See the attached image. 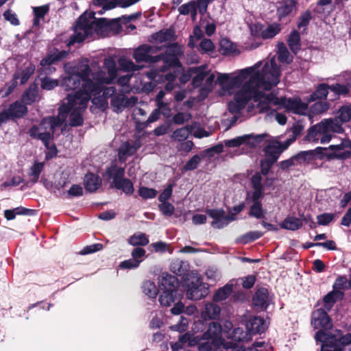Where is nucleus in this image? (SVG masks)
<instances>
[{"mask_svg": "<svg viewBox=\"0 0 351 351\" xmlns=\"http://www.w3.org/2000/svg\"><path fill=\"white\" fill-rule=\"evenodd\" d=\"M142 289L143 292L150 298H155L158 293L156 285L149 280L143 282Z\"/></svg>", "mask_w": 351, "mask_h": 351, "instance_id": "obj_50", "label": "nucleus"}, {"mask_svg": "<svg viewBox=\"0 0 351 351\" xmlns=\"http://www.w3.org/2000/svg\"><path fill=\"white\" fill-rule=\"evenodd\" d=\"M201 162V158L198 154L193 156L183 166L182 171H193L197 168L199 164Z\"/></svg>", "mask_w": 351, "mask_h": 351, "instance_id": "obj_58", "label": "nucleus"}, {"mask_svg": "<svg viewBox=\"0 0 351 351\" xmlns=\"http://www.w3.org/2000/svg\"><path fill=\"white\" fill-rule=\"evenodd\" d=\"M170 269L176 276H180L183 281L189 280L190 267L187 261L176 260L171 263Z\"/></svg>", "mask_w": 351, "mask_h": 351, "instance_id": "obj_16", "label": "nucleus"}, {"mask_svg": "<svg viewBox=\"0 0 351 351\" xmlns=\"http://www.w3.org/2000/svg\"><path fill=\"white\" fill-rule=\"evenodd\" d=\"M249 84H244L234 95L233 100L228 102V108L231 114H239L251 100Z\"/></svg>", "mask_w": 351, "mask_h": 351, "instance_id": "obj_4", "label": "nucleus"}, {"mask_svg": "<svg viewBox=\"0 0 351 351\" xmlns=\"http://www.w3.org/2000/svg\"><path fill=\"white\" fill-rule=\"evenodd\" d=\"M45 166V162H35L34 165L32 166L30 170V173L29 176L32 177V182L33 183H36L39 179V176L43 170Z\"/></svg>", "mask_w": 351, "mask_h": 351, "instance_id": "obj_52", "label": "nucleus"}, {"mask_svg": "<svg viewBox=\"0 0 351 351\" xmlns=\"http://www.w3.org/2000/svg\"><path fill=\"white\" fill-rule=\"evenodd\" d=\"M192 131L193 127L190 125H186L184 127L176 129L171 135V138L173 141L182 142L186 140Z\"/></svg>", "mask_w": 351, "mask_h": 351, "instance_id": "obj_38", "label": "nucleus"}, {"mask_svg": "<svg viewBox=\"0 0 351 351\" xmlns=\"http://www.w3.org/2000/svg\"><path fill=\"white\" fill-rule=\"evenodd\" d=\"M195 3V1H191L187 3H184L178 8V11L180 14L187 15L189 13L191 14V17L195 19L197 16V7Z\"/></svg>", "mask_w": 351, "mask_h": 351, "instance_id": "obj_45", "label": "nucleus"}, {"mask_svg": "<svg viewBox=\"0 0 351 351\" xmlns=\"http://www.w3.org/2000/svg\"><path fill=\"white\" fill-rule=\"evenodd\" d=\"M157 62L162 61V64L160 66V71L164 73L170 68H182V64L176 54L159 53L157 57Z\"/></svg>", "mask_w": 351, "mask_h": 351, "instance_id": "obj_12", "label": "nucleus"}, {"mask_svg": "<svg viewBox=\"0 0 351 351\" xmlns=\"http://www.w3.org/2000/svg\"><path fill=\"white\" fill-rule=\"evenodd\" d=\"M124 175L125 168L113 163L106 167L104 176L108 180L113 179L112 186L121 190L126 195H130L134 193V185L129 178H124Z\"/></svg>", "mask_w": 351, "mask_h": 351, "instance_id": "obj_3", "label": "nucleus"}, {"mask_svg": "<svg viewBox=\"0 0 351 351\" xmlns=\"http://www.w3.org/2000/svg\"><path fill=\"white\" fill-rule=\"evenodd\" d=\"M233 285L226 284L222 287L219 288L213 296V300L215 302H219L227 299L232 292Z\"/></svg>", "mask_w": 351, "mask_h": 351, "instance_id": "obj_37", "label": "nucleus"}, {"mask_svg": "<svg viewBox=\"0 0 351 351\" xmlns=\"http://www.w3.org/2000/svg\"><path fill=\"white\" fill-rule=\"evenodd\" d=\"M245 84H249L251 99L253 98L254 102H258V104L261 101L265 99V94L259 90V88L263 86L262 84L256 82V80H253L251 77Z\"/></svg>", "mask_w": 351, "mask_h": 351, "instance_id": "obj_31", "label": "nucleus"}, {"mask_svg": "<svg viewBox=\"0 0 351 351\" xmlns=\"http://www.w3.org/2000/svg\"><path fill=\"white\" fill-rule=\"evenodd\" d=\"M147 76L148 78L156 82H174L175 80L177 77V75L176 72H169L165 74L160 73L157 71H151L147 73Z\"/></svg>", "mask_w": 351, "mask_h": 351, "instance_id": "obj_30", "label": "nucleus"}, {"mask_svg": "<svg viewBox=\"0 0 351 351\" xmlns=\"http://www.w3.org/2000/svg\"><path fill=\"white\" fill-rule=\"evenodd\" d=\"M288 46L293 53L296 55L301 49V37L300 32L293 29L287 39Z\"/></svg>", "mask_w": 351, "mask_h": 351, "instance_id": "obj_32", "label": "nucleus"}, {"mask_svg": "<svg viewBox=\"0 0 351 351\" xmlns=\"http://www.w3.org/2000/svg\"><path fill=\"white\" fill-rule=\"evenodd\" d=\"M264 152L266 156L265 158H269L274 163L277 162L280 154L282 152L276 142L268 144L264 148Z\"/></svg>", "mask_w": 351, "mask_h": 351, "instance_id": "obj_35", "label": "nucleus"}, {"mask_svg": "<svg viewBox=\"0 0 351 351\" xmlns=\"http://www.w3.org/2000/svg\"><path fill=\"white\" fill-rule=\"evenodd\" d=\"M53 138L54 135L53 134V132H51L49 134H45V136H43L41 138V141L47 149V151L45 152V159L47 161L56 158L59 152L56 144L54 143H51Z\"/></svg>", "mask_w": 351, "mask_h": 351, "instance_id": "obj_20", "label": "nucleus"}, {"mask_svg": "<svg viewBox=\"0 0 351 351\" xmlns=\"http://www.w3.org/2000/svg\"><path fill=\"white\" fill-rule=\"evenodd\" d=\"M69 124L71 127H78L84 124V119L78 109H74L70 114Z\"/></svg>", "mask_w": 351, "mask_h": 351, "instance_id": "obj_53", "label": "nucleus"}, {"mask_svg": "<svg viewBox=\"0 0 351 351\" xmlns=\"http://www.w3.org/2000/svg\"><path fill=\"white\" fill-rule=\"evenodd\" d=\"M272 300L269 295L268 289L266 287L258 288L252 296V304L254 308L258 311H267Z\"/></svg>", "mask_w": 351, "mask_h": 351, "instance_id": "obj_7", "label": "nucleus"}, {"mask_svg": "<svg viewBox=\"0 0 351 351\" xmlns=\"http://www.w3.org/2000/svg\"><path fill=\"white\" fill-rule=\"evenodd\" d=\"M230 338L237 342L247 341L249 340L247 332L239 327L233 329Z\"/></svg>", "mask_w": 351, "mask_h": 351, "instance_id": "obj_54", "label": "nucleus"}, {"mask_svg": "<svg viewBox=\"0 0 351 351\" xmlns=\"http://www.w3.org/2000/svg\"><path fill=\"white\" fill-rule=\"evenodd\" d=\"M92 70L88 64H86L82 69L76 73L66 77L63 81V84L66 90H75L77 88H101V83L99 77L95 78V82L90 79Z\"/></svg>", "mask_w": 351, "mask_h": 351, "instance_id": "obj_1", "label": "nucleus"}, {"mask_svg": "<svg viewBox=\"0 0 351 351\" xmlns=\"http://www.w3.org/2000/svg\"><path fill=\"white\" fill-rule=\"evenodd\" d=\"M161 47L156 45L143 44L134 49L133 58L137 63H156L158 53Z\"/></svg>", "mask_w": 351, "mask_h": 351, "instance_id": "obj_5", "label": "nucleus"}, {"mask_svg": "<svg viewBox=\"0 0 351 351\" xmlns=\"http://www.w3.org/2000/svg\"><path fill=\"white\" fill-rule=\"evenodd\" d=\"M329 90V84L326 83L319 84L315 90L310 95L308 101L326 99Z\"/></svg>", "mask_w": 351, "mask_h": 351, "instance_id": "obj_27", "label": "nucleus"}, {"mask_svg": "<svg viewBox=\"0 0 351 351\" xmlns=\"http://www.w3.org/2000/svg\"><path fill=\"white\" fill-rule=\"evenodd\" d=\"M129 243L133 246H145L149 243V239L145 233L134 234L130 237Z\"/></svg>", "mask_w": 351, "mask_h": 351, "instance_id": "obj_49", "label": "nucleus"}, {"mask_svg": "<svg viewBox=\"0 0 351 351\" xmlns=\"http://www.w3.org/2000/svg\"><path fill=\"white\" fill-rule=\"evenodd\" d=\"M206 69V65L190 68V71L192 73H195V75L192 78L191 82V84L193 87L197 88L202 85L204 78L208 74V72L205 71Z\"/></svg>", "mask_w": 351, "mask_h": 351, "instance_id": "obj_29", "label": "nucleus"}, {"mask_svg": "<svg viewBox=\"0 0 351 351\" xmlns=\"http://www.w3.org/2000/svg\"><path fill=\"white\" fill-rule=\"evenodd\" d=\"M328 330H319L315 335L316 341H320L326 347L330 348L339 346L338 338L331 332H328Z\"/></svg>", "mask_w": 351, "mask_h": 351, "instance_id": "obj_17", "label": "nucleus"}, {"mask_svg": "<svg viewBox=\"0 0 351 351\" xmlns=\"http://www.w3.org/2000/svg\"><path fill=\"white\" fill-rule=\"evenodd\" d=\"M67 104H62L58 108V115L61 117L63 120H65L67 114L75 107L73 102L67 100Z\"/></svg>", "mask_w": 351, "mask_h": 351, "instance_id": "obj_63", "label": "nucleus"}, {"mask_svg": "<svg viewBox=\"0 0 351 351\" xmlns=\"http://www.w3.org/2000/svg\"><path fill=\"white\" fill-rule=\"evenodd\" d=\"M208 294V287L199 279L192 281L187 285L186 297L191 300H199Z\"/></svg>", "mask_w": 351, "mask_h": 351, "instance_id": "obj_8", "label": "nucleus"}, {"mask_svg": "<svg viewBox=\"0 0 351 351\" xmlns=\"http://www.w3.org/2000/svg\"><path fill=\"white\" fill-rule=\"evenodd\" d=\"M296 0H282L279 3L276 9V16L278 21H282L297 9Z\"/></svg>", "mask_w": 351, "mask_h": 351, "instance_id": "obj_14", "label": "nucleus"}, {"mask_svg": "<svg viewBox=\"0 0 351 351\" xmlns=\"http://www.w3.org/2000/svg\"><path fill=\"white\" fill-rule=\"evenodd\" d=\"M101 88L93 90V88H78L75 93L73 94H68L66 99L73 102L75 107L77 106L75 109L85 110L91 98V95L98 96L101 93Z\"/></svg>", "mask_w": 351, "mask_h": 351, "instance_id": "obj_6", "label": "nucleus"}, {"mask_svg": "<svg viewBox=\"0 0 351 351\" xmlns=\"http://www.w3.org/2000/svg\"><path fill=\"white\" fill-rule=\"evenodd\" d=\"M283 103L282 107L297 114H304L308 110V104L302 102L300 97H285Z\"/></svg>", "mask_w": 351, "mask_h": 351, "instance_id": "obj_13", "label": "nucleus"}, {"mask_svg": "<svg viewBox=\"0 0 351 351\" xmlns=\"http://www.w3.org/2000/svg\"><path fill=\"white\" fill-rule=\"evenodd\" d=\"M38 96V87L36 82L32 83L25 90L21 97V102L26 106L34 104Z\"/></svg>", "mask_w": 351, "mask_h": 351, "instance_id": "obj_25", "label": "nucleus"}, {"mask_svg": "<svg viewBox=\"0 0 351 351\" xmlns=\"http://www.w3.org/2000/svg\"><path fill=\"white\" fill-rule=\"evenodd\" d=\"M220 313L221 308L218 304L208 302L205 305V311L203 313L205 319H217L219 317Z\"/></svg>", "mask_w": 351, "mask_h": 351, "instance_id": "obj_39", "label": "nucleus"}, {"mask_svg": "<svg viewBox=\"0 0 351 351\" xmlns=\"http://www.w3.org/2000/svg\"><path fill=\"white\" fill-rule=\"evenodd\" d=\"M204 36V34L201 28L198 25H195L193 30V35L190 36L188 45L191 48L195 47V39L196 41L199 40Z\"/></svg>", "mask_w": 351, "mask_h": 351, "instance_id": "obj_62", "label": "nucleus"}, {"mask_svg": "<svg viewBox=\"0 0 351 351\" xmlns=\"http://www.w3.org/2000/svg\"><path fill=\"white\" fill-rule=\"evenodd\" d=\"M6 110L12 120L21 119L28 113L27 107L19 101L10 104Z\"/></svg>", "mask_w": 351, "mask_h": 351, "instance_id": "obj_18", "label": "nucleus"}, {"mask_svg": "<svg viewBox=\"0 0 351 351\" xmlns=\"http://www.w3.org/2000/svg\"><path fill=\"white\" fill-rule=\"evenodd\" d=\"M343 293L341 291L332 290L328 292L324 298L323 302H324V307L328 311H330L334 304L337 301L338 296L342 297Z\"/></svg>", "mask_w": 351, "mask_h": 351, "instance_id": "obj_41", "label": "nucleus"}, {"mask_svg": "<svg viewBox=\"0 0 351 351\" xmlns=\"http://www.w3.org/2000/svg\"><path fill=\"white\" fill-rule=\"evenodd\" d=\"M160 287L162 291L172 290L173 291H178L180 282L176 276L162 273L160 280Z\"/></svg>", "mask_w": 351, "mask_h": 351, "instance_id": "obj_19", "label": "nucleus"}, {"mask_svg": "<svg viewBox=\"0 0 351 351\" xmlns=\"http://www.w3.org/2000/svg\"><path fill=\"white\" fill-rule=\"evenodd\" d=\"M302 226V221L300 218L294 217H288L285 218L280 224L282 229L295 231L299 230Z\"/></svg>", "mask_w": 351, "mask_h": 351, "instance_id": "obj_36", "label": "nucleus"}, {"mask_svg": "<svg viewBox=\"0 0 351 351\" xmlns=\"http://www.w3.org/2000/svg\"><path fill=\"white\" fill-rule=\"evenodd\" d=\"M248 215L257 219H262L265 217V210L263 209L262 202H255L250 207Z\"/></svg>", "mask_w": 351, "mask_h": 351, "instance_id": "obj_44", "label": "nucleus"}, {"mask_svg": "<svg viewBox=\"0 0 351 351\" xmlns=\"http://www.w3.org/2000/svg\"><path fill=\"white\" fill-rule=\"evenodd\" d=\"M330 108V104L326 101H318L310 106L311 114L317 115L326 112Z\"/></svg>", "mask_w": 351, "mask_h": 351, "instance_id": "obj_47", "label": "nucleus"}, {"mask_svg": "<svg viewBox=\"0 0 351 351\" xmlns=\"http://www.w3.org/2000/svg\"><path fill=\"white\" fill-rule=\"evenodd\" d=\"M68 55V51H59L58 49L53 48V51L48 53L47 56L40 60V66H52V64L65 59Z\"/></svg>", "mask_w": 351, "mask_h": 351, "instance_id": "obj_15", "label": "nucleus"}, {"mask_svg": "<svg viewBox=\"0 0 351 351\" xmlns=\"http://www.w3.org/2000/svg\"><path fill=\"white\" fill-rule=\"evenodd\" d=\"M315 126L319 134L328 133L330 131L335 132L336 128H341L340 124L337 123V120H332V119H324L315 124Z\"/></svg>", "mask_w": 351, "mask_h": 351, "instance_id": "obj_26", "label": "nucleus"}, {"mask_svg": "<svg viewBox=\"0 0 351 351\" xmlns=\"http://www.w3.org/2000/svg\"><path fill=\"white\" fill-rule=\"evenodd\" d=\"M252 137H254L253 135L245 134L232 139L225 140L223 143L227 147H237L244 143H247V141Z\"/></svg>", "mask_w": 351, "mask_h": 351, "instance_id": "obj_46", "label": "nucleus"}, {"mask_svg": "<svg viewBox=\"0 0 351 351\" xmlns=\"http://www.w3.org/2000/svg\"><path fill=\"white\" fill-rule=\"evenodd\" d=\"M158 192L156 189L146 186H141L138 189V195L144 199L154 198Z\"/></svg>", "mask_w": 351, "mask_h": 351, "instance_id": "obj_61", "label": "nucleus"}, {"mask_svg": "<svg viewBox=\"0 0 351 351\" xmlns=\"http://www.w3.org/2000/svg\"><path fill=\"white\" fill-rule=\"evenodd\" d=\"M40 81V88L45 90H51L58 86V80L51 79L47 76L37 77Z\"/></svg>", "mask_w": 351, "mask_h": 351, "instance_id": "obj_51", "label": "nucleus"}, {"mask_svg": "<svg viewBox=\"0 0 351 351\" xmlns=\"http://www.w3.org/2000/svg\"><path fill=\"white\" fill-rule=\"evenodd\" d=\"M178 292L172 290L162 291L159 297L160 304L163 306H170L173 303H175L180 296Z\"/></svg>", "mask_w": 351, "mask_h": 351, "instance_id": "obj_33", "label": "nucleus"}, {"mask_svg": "<svg viewBox=\"0 0 351 351\" xmlns=\"http://www.w3.org/2000/svg\"><path fill=\"white\" fill-rule=\"evenodd\" d=\"M330 90L333 92L335 96L346 95L350 92V88L348 86L336 83L329 85Z\"/></svg>", "mask_w": 351, "mask_h": 351, "instance_id": "obj_59", "label": "nucleus"}, {"mask_svg": "<svg viewBox=\"0 0 351 351\" xmlns=\"http://www.w3.org/2000/svg\"><path fill=\"white\" fill-rule=\"evenodd\" d=\"M281 71L279 66L274 60L270 64L266 63L263 67L261 72L257 71L250 77L253 80L260 83L265 90H269L272 86H277L280 82Z\"/></svg>", "mask_w": 351, "mask_h": 351, "instance_id": "obj_2", "label": "nucleus"}, {"mask_svg": "<svg viewBox=\"0 0 351 351\" xmlns=\"http://www.w3.org/2000/svg\"><path fill=\"white\" fill-rule=\"evenodd\" d=\"M207 215H208L214 221L211 223V226L213 228H223L222 221L224 219L225 211L223 209H207L206 210Z\"/></svg>", "mask_w": 351, "mask_h": 351, "instance_id": "obj_34", "label": "nucleus"}, {"mask_svg": "<svg viewBox=\"0 0 351 351\" xmlns=\"http://www.w3.org/2000/svg\"><path fill=\"white\" fill-rule=\"evenodd\" d=\"M313 19L312 14L309 10L302 12L298 19L297 27L298 29L304 28L302 33L306 30Z\"/></svg>", "mask_w": 351, "mask_h": 351, "instance_id": "obj_48", "label": "nucleus"}, {"mask_svg": "<svg viewBox=\"0 0 351 351\" xmlns=\"http://www.w3.org/2000/svg\"><path fill=\"white\" fill-rule=\"evenodd\" d=\"M263 29L261 24H255L254 28L251 29V33L253 36H260L263 39H271L279 34L281 31L280 24L274 23L269 25L265 29Z\"/></svg>", "mask_w": 351, "mask_h": 351, "instance_id": "obj_11", "label": "nucleus"}, {"mask_svg": "<svg viewBox=\"0 0 351 351\" xmlns=\"http://www.w3.org/2000/svg\"><path fill=\"white\" fill-rule=\"evenodd\" d=\"M158 208L162 214L167 217H171L175 211L174 206L169 202H161Z\"/></svg>", "mask_w": 351, "mask_h": 351, "instance_id": "obj_64", "label": "nucleus"}, {"mask_svg": "<svg viewBox=\"0 0 351 351\" xmlns=\"http://www.w3.org/2000/svg\"><path fill=\"white\" fill-rule=\"evenodd\" d=\"M263 233L260 231H251L242 235L241 241L243 243L246 244L254 241L256 239L262 237Z\"/></svg>", "mask_w": 351, "mask_h": 351, "instance_id": "obj_60", "label": "nucleus"}, {"mask_svg": "<svg viewBox=\"0 0 351 351\" xmlns=\"http://www.w3.org/2000/svg\"><path fill=\"white\" fill-rule=\"evenodd\" d=\"M247 327L249 331L253 334H262L267 329L265 319L258 316L251 318L247 324Z\"/></svg>", "mask_w": 351, "mask_h": 351, "instance_id": "obj_24", "label": "nucleus"}, {"mask_svg": "<svg viewBox=\"0 0 351 351\" xmlns=\"http://www.w3.org/2000/svg\"><path fill=\"white\" fill-rule=\"evenodd\" d=\"M93 29V21L90 22V19L85 14L80 16L74 25L75 32L82 30L85 34H90Z\"/></svg>", "mask_w": 351, "mask_h": 351, "instance_id": "obj_28", "label": "nucleus"}, {"mask_svg": "<svg viewBox=\"0 0 351 351\" xmlns=\"http://www.w3.org/2000/svg\"><path fill=\"white\" fill-rule=\"evenodd\" d=\"M35 69V65L30 63L29 66L21 71L20 75H19L21 85L25 84L29 80L30 77L34 74Z\"/></svg>", "mask_w": 351, "mask_h": 351, "instance_id": "obj_56", "label": "nucleus"}, {"mask_svg": "<svg viewBox=\"0 0 351 351\" xmlns=\"http://www.w3.org/2000/svg\"><path fill=\"white\" fill-rule=\"evenodd\" d=\"M254 69L252 67H248L240 71L239 75L230 77L228 84L226 86L227 89H232L234 88H239L241 86L243 81L252 74Z\"/></svg>", "mask_w": 351, "mask_h": 351, "instance_id": "obj_23", "label": "nucleus"}, {"mask_svg": "<svg viewBox=\"0 0 351 351\" xmlns=\"http://www.w3.org/2000/svg\"><path fill=\"white\" fill-rule=\"evenodd\" d=\"M117 23V19L108 20L106 18H99L93 21V25H95L96 30H101L103 29H108L112 25Z\"/></svg>", "mask_w": 351, "mask_h": 351, "instance_id": "obj_55", "label": "nucleus"}, {"mask_svg": "<svg viewBox=\"0 0 351 351\" xmlns=\"http://www.w3.org/2000/svg\"><path fill=\"white\" fill-rule=\"evenodd\" d=\"M262 176L260 173L256 172L251 178L250 181L254 191L250 193H247L245 201L252 203L261 202V199L263 197V185L262 184Z\"/></svg>", "mask_w": 351, "mask_h": 351, "instance_id": "obj_10", "label": "nucleus"}, {"mask_svg": "<svg viewBox=\"0 0 351 351\" xmlns=\"http://www.w3.org/2000/svg\"><path fill=\"white\" fill-rule=\"evenodd\" d=\"M104 66L108 71V77L99 76L102 84H111L116 78L117 69L115 61L112 58H106L104 60Z\"/></svg>", "mask_w": 351, "mask_h": 351, "instance_id": "obj_21", "label": "nucleus"}, {"mask_svg": "<svg viewBox=\"0 0 351 351\" xmlns=\"http://www.w3.org/2000/svg\"><path fill=\"white\" fill-rule=\"evenodd\" d=\"M101 178L95 173L88 172L84 180V188L90 193L95 192L101 185Z\"/></svg>", "mask_w": 351, "mask_h": 351, "instance_id": "obj_22", "label": "nucleus"}, {"mask_svg": "<svg viewBox=\"0 0 351 351\" xmlns=\"http://www.w3.org/2000/svg\"><path fill=\"white\" fill-rule=\"evenodd\" d=\"M338 116L336 119L339 121V124L348 123L351 121V103L348 105L341 106L337 112Z\"/></svg>", "mask_w": 351, "mask_h": 351, "instance_id": "obj_43", "label": "nucleus"}, {"mask_svg": "<svg viewBox=\"0 0 351 351\" xmlns=\"http://www.w3.org/2000/svg\"><path fill=\"white\" fill-rule=\"evenodd\" d=\"M311 324L314 328L320 330H329L332 327V319L324 308H318L313 311L311 315Z\"/></svg>", "mask_w": 351, "mask_h": 351, "instance_id": "obj_9", "label": "nucleus"}, {"mask_svg": "<svg viewBox=\"0 0 351 351\" xmlns=\"http://www.w3.org/2000/svg\"><path fill=\"white\" fill-rule=\"evenodd\" d=\"M281 45L282 46L278 48V60L282 63L290 64L293 61V56H291L287 48L283 43H281Z\"/></svg>", "mask_w": 351, "mask_h": 351, "instance_id": "obj_57", "label": "nucleus"}, {"mask_svg": "<svg viewBox=\"0 0 351 351\" xmlns=\"http://www.w3.org/2000/svg\"><path fill=\"white\" fill-rule=\"evenodd\" d=\"M293 158L294 162L296 164H302V163H307L313 165L315 167H317L318 166L315 162H313L312 158V152L310 150L308 151H301L297 154L293 156Z\"/></svg>", "mask_w": 351, "mask_h": 351, "instance_id": "obj_40", "label": "nucleus"}, {"mask_svg": "<svg viewBox=\"0 0 351 351\" xmlns=\"http://www.w3.org/2000/svg\"><path fill=\"white\" fill-rule=\"evenodd\" d=\"M154 38L158 42L162 43L166 41L175 40L176 36L175 31L172 28H168L157 32L154 36Z\"/></svg>", "mask_w": 351, "mask_h": 351, "instance_id": "obj_42", "label": "nucleus"}]
</instances>
